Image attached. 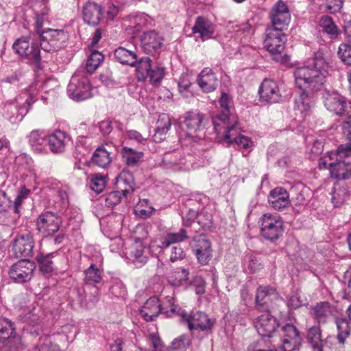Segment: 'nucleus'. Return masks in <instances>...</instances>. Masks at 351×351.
Here are the masks:
<instances>
[{"label":"nucleus","mask_w":351,"mask_h":351,"mask_svg":"<svg viewBox=\"0 0 351 351\" xmlns=\"http://www.w3.org/2000/svg\"><path fill=\"white\" fill-rule=\"evenodd\" d=\"M136 77L138 81H145L148 77L149 72L152 68V60L149 57L141 58L139 61L136 60Z\"/></svg>","instance_id":"obj_44"},{"label":"nucleus","mask_w":351,"mask_h":351,"mask_svg":"<svg viewBox=\"0 0 351 351\" xmlns=\"http://www.w3.org/2000/svg\"><path fill=\"white\" fill-rule=\"evenodd\" d=\"M152 19L147 14L142 13L134 16L131 23L134 24L133 28L135 32L140 31L143 27L151 24Z\"/></svg>","instance_id":"obj_54"},{"label":"nucleus","mask_w":351,"mask_h":351,"mask_svg":"<svg viewBox=\"0 0 351 351\" xmlns=\"http://www.w3.org/2000/svg\"><path fill=\"white\" fill-rule=\"evenodd\" d=\"M329 65L322 51H318L307 64L298 67L294 71L296 86L300 90L318 91L325 83L328 75Z\"/></svg>","instance_id":"obj_1"},{"label":"nucleus","mask_w":351,"mask_h":351,"mask_svg":"<svg viewBox=\"0 0 351 351\" xmlns=\"http://www.w3.org/2000/svg\"><path fill=\"white\" fill-rule=\"evenodd\" d=\"M165 76V68L160 66H152L148 77L152 83H157L162 80Z\"/></svg>","instance_id":"obj_60"},{"label":"nucleus","mask_w":351,"mask_h":351,"mask_svg":"<svg viewBox=\"0 0 351 351\" xmlns=\"http://www.w3.org/2000/svg\"><path fill=\"white\" fill-rule=\"evenodd\" d=\"M47 141L49 149L53 153L60 154L64 152L70 138L66 132L56 130L47 136Z\"/></svg>","instance_id":"obj_24"},{"label":"nucleus","mask_w":351,"mask_h":351,"mask_svg":"<svg viewBox=\"0 0 351 351\" xmlns=\"http://www.w3.org/2000/svg\"><path fill=\"white\" fill-rule=\"evenodd\" d=\"M213 215L206 208L198 213L197 223L204 229L209 228L212 226Z\"/></svg>","instance_id":"obj_57"},{"label":"nucleus","mask_w":351,"mask_h":351,"mask_svg":"<svg viewBox=\"0 0 351 351\" xmlns=\"http://www.w3.org/2000/svg\"><path fill=\"white\" fill-rule=\"evenodd\" d=\"M46 136L43 130H33L28 136L29 143L32 147L42 145L46 141Z\"/></svg>","instance_id":"obj_52"},{"label":"nucleus","mask_w":351,"mask_h":351,"mask_svg":"<svg viewBox=\"0 0 351 351\" xmlns=\"http://www.w3.org/2000/svg\"><path fill=\"white\" fill-rule=\"evenodd\" d=\"M198 213L193 208H186L185 210H182L183 225L190 226L195 219L197 220Z\"/></svg>","instance_id":"obj_59"},{"label":"nucleus","mask_w":351,"mask_h":351,"mask_svg":"<svg viewBox=\"0 0 351 351\" xmlns=\"http://www.w3.org/2000/svg\"><path fill=\"white\" fill-rule=\"evenodd\" d=\"M14 51L23 60L31 64L38 66L41 58L38 44L31 40L30 38L23 36L18 38L12 46Z\"/></svg>","instance_id":"obj_6"},{"label":"nucleus","mask_w":351,"mask_h":351,"mask_svg":"<svg viewBox=\"0 0 351 351\" xmlns=\"http://www.w3.org/2000/svg\"><path fill=\"white\" fill-rule=\"evenodd\" d=\"M38 84H32L29 87V98L25 100V103L23 106H19L18 101L9 102L5 104L3 110V114L10 121H21L25 115L27 113L31 104L34 103L36 98L35 97L34 90Z\"/></svg>","instance_id":"obj_8"},{"label":"nucleus","mask_w":351,"mask_h":351,"mask_svg":"<svg viewBox=\"0 0 351 351\" xmlns=\"http://www.w3.org/2000/svg\"><path fill=\"white\" fill-rule=\"evenodd\" d=\"M298 97L295 100V106L301 114H307L314 107V100L312 91L301 90Z\"/></svg>","instance_id":"obj_34"},{"label":"nucleus","mask_w":351,"mask_h":351,"mask_svg":"<svg viewBox=\"0 0 351 351\" xmlns=\"http://www.w3.org/2000/svg\"><path fill=\"white\" fill-rule=\"evenodd\" d=\"M56 254V252L48 254L40 252L38 254L36 259L38 264L39 269L43 274H49L53 271V262L51 259Z\"/></svg>","instance_id":"obj_42"},{"label":"nucleus","mask_w":351,"mask_h":351,"mask_svg":"<svg viewBox=\"0 0 351 351\" xmlns=\"http://www.w3.org/2000/svg\"><path fill=\"white\" fill-rule=\"evenodd\" d=\"M254 324L259 335L265 337H271L278 326L276 319L269 312L260 315Z\"/></svg>","instance_id":"obj_20"},{"label":"nucleus","mask_w":351,"mask_h":351,"mask_svg":"<svg viewBox=\"0 0 351 351\" xmlns=\"http://www.w3.org/2000/svg\"><path fill=\"white\" fill-rule=\"evenodd\" d=\"M322 99L326 109L337 115H343L351 110V101L347 103L346 98L337 92L325 90L322 93Z\"/></svg>","instance_id":"obj_10"},{"label":"nucleus","mask_w":351,"mask_h":351,"mask_svg":"<svg viewBox=\"0 0 351 351\" xmlns=\"http://www.w3.org/2000/svg\"><path fill=\"white\" fill-rule=\"evenodd\" d=\"M284 29L267 27L263 41L264 48L269 52L276 62H284L285 57L282 55L287 42V36L282 32Z\"/></svg>","instance_id":"obj_3"},{"label":"nucleus","mask_w":351,"mask_h":351,"mask_svg":"<svg viewBox=\"0 0 351 351\" xmlns=\"http://www.w3.org/2000/svg\"><path fill=\"white\" fill-rule=\"evenodd\" d=\"M182 322L187 325L193 335H195L196 331H200L206 336L212 333L215 323L214 319L210 318L207 314L202 311H197L190 315H187L185 312Z\"/></svg>","instance_id":"obj_5"},{"label":"nucleus","mask_w":351,"mask_h":351,"mask_svg":"<svg viewBox=\"0 0 351 351\" xmlns=\"http://www.w3.org/2000/svg\"><path fill=\"white\" fill-rule=\"evenodd\" d=\"M336 324L338 329L337 339L340 343L344 344L350 334L349 322L346 318H341L337 319Z\"/></svg>","instance_id":"obj_49"},{"label":"nucleus","mask_w":351,"mask_h":351,"mask_svg":"<svg viewBox=\"0 0 351 351\" xmlns=\"http://www.w3.org/2000/svg\"><path fill=\"white\" fill-rule=\"evenodd\" d=\"M104 58V56L101 53L97 51H93L87 60L86 65L87 72L93 73L102 62Z\"/></svg>","instance_id":"obj_51"},{"label":"nucleus","mask_w":351,"mask_h":351,"mask_svg":"<svg viewBox=\"0 0 351 351\" xmlns=\"http://www.w3.org/2000/svg\"><path fill=\"white\" fill-rule=\"evenodd\" d=\"M319 25L323 31L328 34L330 38L337 37L338 29L330 16H322L319 20Z\"/></svg>","instance_id":"obj_47"},{"label":"nucleus","mask_w":351,"mask_h":351,"mask_svg":"<svg viewBox=\"0 0 351 351\" xmlns=\"http://www.w3.org/2000/svg\"><path fill=\"white\" fill-rule=\"evenodd\" d=\"M268 202L271 206L277 210H281L291 204L289 195L282 187H276L272 189L268 196Z\"/></svg>","instance_id":"obj_21"},{"label":"nucleus","mask_w":351,"mask_h":351,"mask_svg":"<svg viewBox=\"0 0 351 351\" xmlns=\"http://www.w3.org/2000/svg\"><path fill=\"white\" fill-rule=\"evenodd\" d=\"M189 271L185 268L179 267L173 270L169 276V282L173 286H180L189 279Z\"/></svg>","instance_id":"obj_46"},{"label":"nucleus","mask_w":351,"mask_h":351,"mask_svg":"<svg viewBox=\"0 0 351 351\" xmlns=\"http://www.w3.org/2000/svg\"><path fill=\"white\" fill-rule=\"evenodd\" d=\"M237 128L238 132L234 136H232L230 141L228 139L225 138V137L222 134H217L218 138L219 139L223 140L226 141L228 144H231L232 143H236L239 147L243 149H247L252 146V140L243 135L239 134L240 132V127L239 125V122L237 121Z\"/></svg>","instance_id":"obj_43"},{"label":"nucleus","mask_w":351,"mask_h":351,"mask_svg":"<svg viewBox=\"0 0 351 351\" xmlns=\"http://www.w3.org/2000/svg\"><path fill=\"white\" fill-rule=\"evenodd\" d=\"M189 288L193 290L197 295H202L206 291V282L200 276H194L189 285Z\"/></svg>","instance_id":"obj_55"},{"label":"nucleus","mask_w":351,"mask_h":351,"mask_svg":"<svg viewBox=\"0 0 351 351\" xmlns=\"http://www.w3.org/2000/svg\"><path fill=\"white\" fill-rule=\"evenodd\" d=\"M219 103L221 112L213 118L214 130L230 141L238 132V119L231 112L232 100L227 93H221Z\"/></svg>","instance_id":"obj_2"},{"label":"nucleus","mask_w":351,"mask_h":351,"mask_svg":"<svg viewBox=\"0 0 351 351\" xmlns=\"http://www.w3.org/2000/svg\"><path fill=\"white\" fill-rule=\"evenodd\" d=\"M279 295L276 289L270 286H260L256 291V306L259 310L267 308V303L277 299Z\"/></svg>","instance_id":"obj_25"},{"label":"nucleus","mask_w":351,"mask_h":351,"mask_svg":"<svg viewBox=\"0 0 351 351\" xmlns=\"http://www.w3.org/2000/svg\"><path fill=\"white\" fill-rule=\"evenodd\" d=\"M197 81L200 88L205 93L214 91L218 86V80L209 68H205L201 71Z\"/></svg>","instance_id":"obj_29"},{"label":"nucleus","mask_w":351,"mask_h":351,"mask_svg":"<svg viewBox=\"0 0 351 351\" xmlns=\"http://www.w3.org/2000/svg\"><path fill=\"white\" fill-rule=\"evenodd\" d=\"M114 56L115 60L122 64L129 65L132 67L136 65L137 55L133 51L119 47L114 50Z\"/></svg>","instance_id":"obj_38"},{"label":"nucleus","mask_w":351,"mask_h":351,"mask_svg":"<svg viewBox=\"0 0 351 351\" xmlns=\"http://www.w3.org/2000/svg\"><path fill=\"white\" fill-rule=\"evenodd\" d=\"M115 186L123 197H128L132 194L135 189V182L132 173L128 170H122L116 178Z\"/></svg>","instance_id":"obj_23"},{"label":"nucleus","mask_w":351,"mask_h":351,"mask_svg":"<svg viewBox=\"0 0 351 351\" xmlns=\"http://www.w3.org/2000/svg\"><path fill=\"white\" fill-rule=\"evenodd\" d=\"M106 176L99 173H95L90 178L89 186L96 193H101L106 187Z\"/></svg>","instance_id":"obj_50"},{"label":"nucleus","mask_w":351,"mask_h":351,"mask_svg":"<svg viewBox=\"0 0 351 351\" xmlns=\"http://www.w3.org/2000/svg\"><path fill=\"white\" fill-rule=\"evenodd\" d=\"M82 15L85 23L95 26L102 18V9L97 3L88 1L83 7Z\"/></svg>","instance_id":"obj_27"},{"label":"nucleus","mask_w":351,"mask_h":351,"mask_svg":"<svg viewBox=\"0 0 351 351\" xmlns=\"http://www.w3.org/2000/svg\"><path fill=\"white\" fill-rule=\"evenodd\" d=\"M215 31V25L208 18L199 16L195 19L192 27L193 34H198L202 40L204 41L213 37Z\"/></svg>","instance_id":"obj_22"},{"label":"nucleus","mask_w":351,"mask_h":351,"mask_svg":"<svg viewBox=\"0 0 351 351\" xmlns=\"http://www.w3.org/2000/svg\"><path fill=\"white\" fill-rule=\"evenodd\" d=\"M311 312L318 323H326L332 314L331 305L328 302L317 303L311 308Z\"/></svg>","instance_id":"obj_39"},{"label":"nucleus","mask_w":351,"mask_h":351,"mask_svg":"<svg viewBox=\"0 0 351 351\" xmlns=\"http://www.w3.org/2000/svg\"><path fill=\"white\" fill-rule=\"evenodd\" d=\"M271 26L270 27L278 29H287L291 21L290 11L282 0H279L274 4L269 14Z\"/></svg>","instance_id":"obj_13"},{"label":"nucleus","mask_w":351,"mask_h":351,"mask_svg":"<svg viewBox=\"0 0 351 351\" xmlns=\"http://www.w3.org/2000/svg\"><path fill=\"white\" fill-rule=\"evenodd\" d=\"M127 256L136 267H142L147 261L145 247L140 241H136L129 247Z\"/></svg>","instance_id":"obj_30"},{"label":"nucleus","mask_w":351,"mask_h":351,"mask_svg":"<svg viewBox=\"0 0 351 351\" xmlns=\"http://www.w3.org/2000/svg\"><path fill=\"white\" fill-rule=\"evenodd\" d=\"M110 291L116 297H124L126 293L123 283L119 280L114 281L113 285L110 287Z\"/></svg>","instance_id":"obj_62"},{"label":"nucleus","mask_w":351,"mask_h":351,"mask_svg":"<svg viewBox=\"0 0 351 351\" xmlns=\"http://www.w3.org/2000/svg\"><path fill=\"white\" fill-rule=\"evenodd\" d=\"M67 94L76 101L92 97L91 86L88 77L79 71L74 73L67 86Z\"/></svg>","instance_id":"obj_4"},{"label":"nucleus","mask_w":351,"mask_h":351,"mask_svg":"<svg viewBox=\"0 0 351 351\" xmlns=\"http://www.w3.org/2000/svg\"><path fill=\"white\" fill-rule=\"evenodd\" d=\"M13 324L6 318L0 319V342L5 343L15 336Z\"/></svg>","instance_id":"obj_45"},{"label":"nucleus","mask_w":351,"mask_h":351,"mask_svg":"<svg viewBox=\"0 0 351 351\" xmlns=\"http://www.w3.org/2000/svg\"><path fill=\"white\" fill-rule=\"evenodd\" d=\"M188 238L187 232L185 229L181 228L178 232L168 233L162 240H154L149 244V247L153 250L154 247L159 249L167 248L171 244L182 242Z\"/></svg>","instance_id":"obj_31"},{"label":"nucleus","mask_w":351,"mask_h":351,"mask_svg":"<svg viewBox=\"0 0 351 351\" xmlns=\"http://www.w3.org/2000/svg\"><path fill=\"white\" fill-rule=\"evenodd\" d=\"M198 262L202 265H207L212 258V249L210 242L205 239L200 238L193 250Z\"/></svg>","instance_id":"obj_32"},{"label":"nucleus","mask_w":351,"mask_h":351,"mask_svg":"<svg viewBox=\"0 0 351 351\" xmlns=\"http://www.w3.org/2000/svg\"><path fill=\"white\" fill-rule=\"evenodd\" d=\"M203 119V114L197 111H189L184 115L183 125L186 128V135L194 142L202 138L197 132L202 128Z\"/></svg>","instance_id":"obj_17"},{"label":"nucleus","mask_w":351,"mask_h":351,"mask_svg":"<svg viewBox=\"0 0 351 351\" xmlns=\"http://www.w3.org/2000/svg\"><path fill=\"white\" fill-rule=\"evenodd\" d=\"M34 269V263L28 259H21L10 267L8 275L14 282L23 284L32 279Z\"/></svg>","instance_id":"obj_12"},{"label":"nucleus","mask_w":351,"mask_h":351,"mask_svg":"<svg viewBox=\"0 0 351 351\" xmlns=\"http://www.w3.org/2000/svg\"><path fill=\"white\" fill-rule=\"evenodd\" d=\"M331 201L335 207L343 205L350 195L348 188L346 185L335 183L330 192Z\"/></svg>","instance_id":"obj_37"},{"label":"nucleus","mask_w":351,"mask_h":351,"mask_svg":"<svg viewBox=\"0 0 351 351\" xmlns=\"http://www.w3.org/2000/svg\"><path fill=\"white\" fill-rule=\"evenodd\" d=\"M337 156L340 158L351 156V143L340 145L337 149Z\"/></svg>","instance_id":"obj_64"},{"label":"nucleus","mask_w":351,"mask_h":351,"mask_svg":"<svg viewBox=\"0 0 351 351\" xmlns=\"http://www.w3.org/2000/svg\"><path fill=\"white\" fill-rule=\"evenodd\" d=\"M121 193L120 191H112L106 194L102 199L104 200V205L108 208H113L119 204L121 199Z\"/></svg>","instance_id":"obj_56"},{"label":"nucleus","mask_w":351,"mask_h":351,"mask_svg":"<svg viewBox=\"0 0 351 351\" xmlns=\"http://www.w3.org/2000/svg\"><path fill=\"white\" fill-rule=\"evenodd\" d=\"M30 193V190L23 186L20 193L17 195L14 202V210L16 213H20V206H21L23 200L26 199Z\"/></svg>","instance_id":"obj_61"},{"label":"nucleus","mask_w":351,"mask_h":351,"mask_svg":"<svg viewBox=\"0 0 351 351\" xmlns=\"http://www.w3.org/2000/svg\"><path fill=\"white\" fill-rule=\"evenodd\" d=\"M93 164L101 167L106 168L112 162L110 154L104 147H98L91 157Z\"/></svg>","instance_id":"obj_40"},{"label":"nucleus","mask_w":351,"mask_h":351,"mask_svg":"<svg viewBox=\"0 0 351 351\" xmlns=\"http://www.w3.org/2000/svg\"><path fill=\"white\" fill-rule=\"evenodd\" d=\"M171 126V119L168 114H162L159 115L154 134V140L156 142H160L165 138L167 132Z\"/></svg>","instance_id":"obj_35"},{"label":"nucleus","mask_w":351,"mask_h":351,"mask_svg":"<svg viewBox=\"0 0 351 351\" xmlns=\"http://www.w3.org/2000/svg\"><path fill=\"white\" fill-rule=\"evenodd\" d=\"M40 36V47L45 51L53 53L63 47L62 40L65 38L62 30L48 29Z\"/></svg>","instance_id":"obj_14"},{"label":"nucleus","mask_w":351,"mask_h":351,"mask_svg":"<svg viewBox=\"0 0 351 351\" xmlns=\"http://www.w3.org/2000/svg\"><path fill=\"white\" fill-rule=\"evenodd\" d=\"M160 302L156 296L149 298L140 310V315L146 322H152L160 312Z\"/></svg>","instance_id":"obj_26"},{"label":"nucleus","mask_w":351,"mask_h":351,"mask_svg":"<svg viewBox=\"0 0 351 351\" xmlns=\"http://www.w3.org/2000/svg\"><path fill=\"white\" fill-rule=\"evenodd\" d=\"M261 234L265 239L274 241L283 232V222L280 217L270 213L264 214L260 219Z\"/></svg>","instance_id":"obj_7"},{"label":"nucleus","mask_w":351,"mask_h":351,"mask_svg":"<svg viewBox=\"0 0 351 351\" xmlns=\"http://www.w3.org/2000/svg\"><path fill=\"white\" fill-rule=\"evenodd\" d=\"M121 154L125 163L132 167L140 162L144 156L143 152L125 146L121 149Z\"/></svg>","instance_id":"obj_41"},{"label":"nucleus","mask_w":351,"mask_h":351,"mask_svg":"<svg viewBox=\"0 0 351 351\" xmlns=\"http://www.w3.org/2000/svg\"><path fill=\"white\" fill-rule=\"evenodd\" d=\"M327 10L332 13L335 14L339 12L343 7V0H326Z\"/></svg>","instance_id":"obj_63"},{"label":"nucleus","mask_w":351,"mask_h":351,"mask_svg":"<svg viewBox=\"0 0 351 351\" xmlns=\"http://www.w3.org/2000/svg\"><path fill=\"white\" fill-rule=\"evenodd\" d=\"M260 101L268 104L278 103L282 99L278 83L271 79H265L258 89Z\"/></svg>","instance_id":"obj_16"},{"label":"nucleus","mask_w":351,"mask_h":351,"mask_svg":"<svg viewBox=\"0 0 351 351\" xmlns=\"http://www.w3.org/2000/svg\"><path fill=\"white\" fill-rule=\"evenodd\" d=\"M143 51L147 54L155 55L160 52L163 45L162 36L155 30L145 32L141 37Z\"/></svg>","instance_id":"obj_19"},{"label":"nucleus","mask_w":351,"mask_h":351,"mask_svg":"<svg viewBox=\"0 0 351 351\" xmlns=\"http://www.w3.org/2000/svg\"><path fill=\"white\" fill-rule=\"evenodd\" d=\"M32 234L26 231L19 232L12 242V251L16 258L27 259L31 257L34 247Z\"/></svg>","instance_id":"obj_9"},{"label":"nucleus","mask_w":351,"mask_h":351,"mask_svg":"<svg viewBox=\"0 0 351 351\" xmlns=\"http://www.w3.org/2000/svg\"><path fill=\"white\" fill-rule=\"evenodd\" d=\"M162 165L164 168L173 171L189 170L190 167L182 149L166 152L162 157Z\"/></svg>","instance_id":"obj_15"},{"label":"nucleus","mask_w":351,"mask_h":351,"mask_svg":"<svg viewBox=\"0 0 351 351\" xmlns=\"http://www.w3.org/2000/svg\"><path fill=\"white\" fill-rule=\"evenodd\" d=\"M338 55L342 62L351 66V45L342 43L339 47Z\"/></svg>","instance_id":"obj_58"},{"label":"nucleus","mask_w":351,"mask_h":351,"mask_svg":"<svg viewBox=\"0 0 351 351\" xmlns=\"http://www.w3.org/2000/svg\"><path fill=\"white\" fill-rule=\"evenodd\" d=\"M61 223V218L58 215L47 211L38 217L36 228L43 237H51L59 230Z\"/></svg>","instance_id":"obj_11"},{"label":"nucleus","mask_w":351,"mask_h":351,"mask_svg":"<svg viewBox=\"0 0 351 351\" xmlns=\"http://www.w3.org/2000/svg\"><path fill=\"white\" fill-rule=\"evenodd\" d=\"M101 280V271L95 264L84 271V281L87 285H95L99 283Z\"/></svg>","instance_id":"obj_48"},{"label":"nucleus","mask_w":351,"mask_h":351,"mask_svg":"<svg viewBox=\"0 0 351 351\" xmlns=\"http://www.w3.org/2000/svg\"><path fill=\"white\" fill-rule=\"evenodd\" d=\"M306 340L313 351H323L324 341L319 326H314L308 329L306 335Z\"/></svg>","instance_id":"obj_36"},{"label":"nucleus","mask_w":351,"mask_h":351,"mask_svg":"<svg viewBox=\"0 0 351 351\" xmlns=\"http://www.w3.org/2000/svg\"><path fill=\"white\" fill-rule=\"evenodd\" d=\"M330 177L337 180L351 178V162L337 160L329 166Z\"/></svg>","instance_id":"obj_28"},{"label":"nucleus","mask_w":351,"mask_h":351,"mask_svg":"<svg viewBox=\"0 0 351 351\" xmlns=\"http://www.w3.org/2000/svg\"><path fill=\"white\" fill-rule=\"evenodd\" d=\"M160 313L165 316V317H173L180 316L183 317L185 311L182 310L178 305L175 304V299L172 296H166L160 302Z\"/></svg>","instance_id":"obj_33"},{"label":"nucleus","mask_w":351,"mask_h":351,"mask_svg":"<svg viewBox=\"0 0 351 351\" xmlns=\"http://www.w3.org/2000/svg\"><path fill=\"white\" fill-rule=\"evenodd\" d=\"M147 201L146 199L138 202L134 208V212L136 215L143 219H147L152 215L154 209L153 207L147 206Z\"/></svg>","instance_id":"obj_53"},{"label":"nucleus","mask_w":351,"mask_h":351,"mask_svg":"<svg viewBox=\"0 0 351 351\" xmlns=\"http://www.w3.org/2000/svg\"><path fill=\"white\" fill-rule=\"evenodd\" d=\"M282 346H279L282 351H293L298 346L300 341L299 331L291 324H286L280 330Z\"/></svg>","instance_id":"obj_18"}]
</instances>
